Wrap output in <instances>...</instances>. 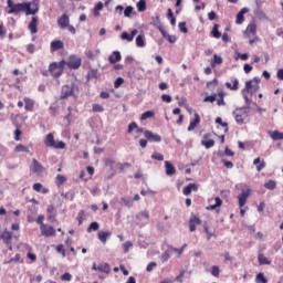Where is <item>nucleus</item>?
Here are the masks:
<instances>
[{"mask_svg":"<svg viewBox=\"0 0 283 283\" xmlns=\"http://www.w3.org/2000/svg\"><path fill=\"white\" fill-rule=\"evenodd\" d=\"M159 31H160L161 35L164 36V39H167V41H169L170 43H176L177 39L175 35H169L167 33V31L165 29H163V27L159 28Z\"/></svg>","mask_w":283,"mask_h":283,"instance_id":"26","label":"nucleus"},{"mask_svg":"<svg viewBox=\"0 0 283 283\" xmlns=\"http://www.w3.org/2000/svg\"><path fill=\"white\" fill-rule=\"evenodd\" d=\"M49 112H50L51 116H56V114L59 112V106L51 105L50 108H49Z\"/></svg>","mask_w":283,"mask_h":283,"instance_id":"56","label":"nucleus"},{"mask_svg":"<svg viewBox=\"0 0 283 283\" xmlns=\"http://www.w3.org/2000/svg\"><path fill=\"white\" fill-rule=\"evenodd\" d=\"M239 85H240V81H238V78L233 80V84H231V82L226 83V87H228V90H232V92L238 91Z\"/></svg>","mask_w":283,"mask_h":283,"instance_id":"32","label":"nucleus"},{"mask_svg":"<svg viewBox=\"0 0 283 283\" xmlns=\"http://www.w3.org/2000/svg\"><path fill=\"white\" fill-rule=\"evenodd\" d=\"M0 240L8 247L9 251H12V232L4 230L0 234Z\"/></svg>","mask_w":283,"mask_h":283,"instance_id":"8","label":"nucleus"},{"mask_svg":"<svg viewBox=\"0 0 283 283\" xmlns=\"http://www.w3.org/2000/svg\"><path fill=\"white\" fill-rule=\"evenodd\" d=\"M33 189L38 192V193H50V189L48 188H43V185L41 184H34L33 185Z\"/></svg>","mask_w":283,"mask_h":283,"instance_id":"30","label":"nucleus"},{"mask_svg":"<svg viewBox=\"0 0 283 283\" xmlns=\"http://www.w3.org/2000/svg\"><path fill=\"white\" fill-rule=\"evenodd\" d=\"M144 136L149 143H160L163 140V137L158 134H154L151 130H145Z\"/></svg>","mask_w":283,"mask_h":283,"instance_id":"11","label":"nucleus"},{"mask_svg":"<svg viewBox=\"0 0 283 283\" xmlns=\"http://www.w3.org/2000/svg\"><path fill=\"white\" fill-rule=\"evenodd\" d=\"M258 83V77H254L253 80L245 82V87L242 91V94H255V92L260 90V85Z\"/></svg>","mask_w":283,"mask_h":283,"instance_id":"4","label":"nucleus"},{"mask_svg":"<svg viewBox=\"0 0 283 283\" xmlns=\"http://www.w3.org/2000/svg\"><path fill=\"white\" fill-rule=\"evenodd\" d=\"M217 98H218V94H212V95L206 96L203 102L205 103H216Z\"/></svg>","mask_w":283,"mask_h":283,"instance_id":"48","label":"nucleus"},{"mask_svg":"<svg viewBox=\"0 0 283 283\" xmlns=\"http://www.w3.org/2000/svg\"><path fill=\"white\" fill-rule=\"evenodd\" d=\"M97 271H99V273H109L112 268L109 266V263H103L97 266Z\"/></svg>","mask_w":283,"mask_h":283,"instance_id":"33","label":"nucleus"},{"mask_svg":"<svg viewBox=\"0 0 283 283\" xmlns=\"http://www.w3.org/2000/svg\"><path fill=\"white\" fill-rule=\"evenodd\" d=\"M249 196H251V189L242 188L241 193L238 196L240 209H242V207H244V205H247V200H249Z\"/></svg>","mask_w":283,"mask_h":283,"instance_id":"7","label":"nucleus"},{"mask_svg":"<svg viewBox=\"0 0 283 283\" xmlns=\"http://www.w3.org/2000/svg\"><path fill=\"white\" fill-rule=\"evenodd\" d=\"M136 34H138V30L134 29L130 34L127 33L126 31H124L120 35V39L123 41H127L128 43H132V41H134V36H136Z\"/></svg>","mask_w":283,"mask_h":283,"instance_id":"15","label":"nucleus"},{"mask_svg":"<svg viewBox=\"0 0 283 283\" xmlns=\"http://www.w3.org/2000/svg\"><path fill=\"white\" fill-rule=\"evenodd\" d=\"M92 109H93V112H97V113L105 112V108L101 104H94Z\"/></svg>","mask_w":283,"mask_h":283,"instance_id":"55","label":"nucleus"},{"mask_svg":"<svg viewBox=\"0 0 283 283\" xmlns=\"http://www.w3.org/2000/svg\"><path fill=\"white\" fill-rule=\"evenodd\" d=\"M201 145L206 147V149H211L216 145V140L213 139H208V140H201Z\"/></svg>","mask_w":283,"mask_h":283,"instance_id":"39","label":"nucleus"},{"mask_svg":"<svg viewBox=\"0 0 283 283\" xmlns=\"http://www.w3.org/2000/svg\"><path fill=\"white\" fill-rule=\"evenodd\" d=\"M137 222H143V224H147L149 222V211L144 210L136 214Z\"/></svg>","mask_w":283,"mask_h":283,"instance_id":"13","label":"nucleus"},{"mask_svg":"<svg viewBox=\"0 0 283 283\" xmlns=\"http://www.w3.org/2000/svg\"><path fill=\"white\" fill-rule=\"evenodd\" d=\"M245 34H248V36H255V34H258V25L255 23L249 24L247 27Z\"/></svg>","mask_w":283,"mask_h":283,"instance_id":"22","label":"nucleus"},{"mask_svg":"<svg viewBox=\"0 0 283 283\" xmlns=\"http://www.w3.org/2000/svg\"><path fill=\"white\" fill-rule=\"evenodd\" d=\"M25 6L27 8L24 9V12L27 17H30V14H36V12H39V0L25 2Z\"/></svg>","mask_w":283,"mask_h":283,"instance_id":"6","label":"nucleus"},{"mask_svg":"<svg viewBox=\"0 0 283 283\" xmlns=\"http://www.w3.org/2000/svg\"><path fill=\"white\" fill-rule=\"evenodd\" d=\"M232 116L238 125H244L247 118H249V106L238 107L232 112Z\"/></svg>","mask_w":283,"mask_h":283,"instance_id":"1","label":"nucleus"},{"mask_svg":"<svg viewBox=\"0 0 283 283\" xmlns=\"http://www.w3.org/2000/svg\"><path fill=\"white\" fill-rule=\"evenodd\" d=\"M256 283H269V280L264 277V273H259L255 279Z\"/></svg>","mask_w":283,"mask_h":283,"instance_id":"46","label":"nucleus"},{"mask_svg":"<svg viewBox=\"0 0 283 283\" xmlns=\"http://www.w3.org/2000/svg\"><path fill=\"white\" fill-rule=\"evenodd\" d=\"M31 170L33 171V174L41 175L43 174V171H45V168L43 167V165H41V163H39V160L33 158Z\"/></svg>","mask_w":283,"mask_h":283,"instance_id":"12","label":"nucleus"},{"mask_svg":"<svg viewBox=\"0 0 283 283\" xmlns=\"http://www.w3.org/2000/svg\"><path fill=\"white\" fill-rule=\"evenodd\" d=\"M211 35L214 39H220L222 36V33L220 32V24H214L211 31Z\"/></svg>","mask_w":283,"mask_h":283,"instance_id":"34","label":"nucleus"},{"mask_svg":"<svg viewBox=\"0 0 283 283\" xmlns=\"http://www.w3.org/2000/svg\"><path fill=\"white\" fill-rule=\"evenodd\" d=\"M62 282H72V275L66 272L61 276Z\"/></svg>","mask_w":283,"mask_h":283,"instance_id":"59","label":"nucleus"},{"mask_svg":"<svg viewBox=\"0 0 283 283\" xmlns=\"http://www.w3.org/2000/svg\"><path fill=\"white\" fill-rule=\"evenodd\" d=\"M112 235V232L109 231H99L98 232V240L102 241L103 244L107 242V238Z\"/></svg>","mask_w":283,"mask_h":283,"instance_id":"29","label":"nucleus"},{"mask_svg":"<svg viewBox=\"0 0 283 283\" xmlns=\"http://www.w3.org/2000/svg\"><path fill=\"white\" fill-rule=\"evenodd\" d=\"M136 45H137V48H145V35L144 34H139L136 38Z\"/></svg>","mask_w":283,"mask_h":283,"instance_id":"40","label":"nucleus"},{"mask_svg":"<svg viewBox=\"0 0 283 283\" xmlns=\"http://www.w3.org/2000/svg\"><path fill=\"white\" fill-rule=\"evenodd\" d=\"M57 24L65 30V28H67L70 25V17H67V14H63L59 20H57Z\"/></svg>","mask_w":283,"mask_h":283,"instance_id":"20","label":"nucleus"},{"mask_svg":"<svg viewBox=\"0 0 283 283\" xmlns=\"http://www.w3.org/2000/svg\"><path fill=\"white\" fill-rule=\"evenodd\" d=\"M38 25H39V18L32 17L31 22L28 25V29L30 30L31 34H36V32H39Z\"/></svg>","mask_w":283,"mask_h":283,"instance_id":"14","label":"nucleus"},{"mask_svg":"<svg viewBox=\"0 0 283 283\" xmlns=\"http://www.w3.org/2000/svg\"><path fill=\"white\" fill-rule=\"evenodd\" d=\"M53 149H65V143L57 140L55 142L54 146L52 147Z\"/></svg>","mask_w":283,"mask_h":283,"instance_id":"52","label":"nucleus"},{"mask_svg":"<svg viewBox=\"0 0 283 283\" xmlns=\"http://www.w3.org/2000/svg\"><path fill=\"white\" fill-rule=\"evenodd\" d=\"M265 189H270L273 191L275 187H277V184L274 180H269L268 182L264 184Z\"/></svg>","mask_w":283,"mask_h":283,"instance_id":"45","label":"nucleus"},{"mask_svg":"<svg viewBox=\"0 0 283 283\" xmlns=\"http://www.w3.org/2000/svg\"><path fill=\"white\" fill-rule=\"evenodd\" d=\"M258 260H259L260 266H264V264H271V261H269V259L264 256V254L262 253L258 255Z\"/></svg>","mask_w":283,"mask_h":283,"instance_id":"38","label":"nucleus"},{"mask_svg":"<svg viewBox=\"0 0 283 283\" xmlns=\"http://www.w3.org/2000/svg\"><path fill=\"white\" fill-rule=\"evenodd\" d=\"M211 67H216V65H222V56L214 54L213 60L210 62Z\"/></svg>","mask_w":283,"mask_h":283,"instance_id":"36","label":"nucleus"},{"mask_svg":"<svg viewBox=\"0 0 283 283\" xmlns=\"http://www.w3.org/2000/svg\"><path fill=\"white\" fill-rule=\"evenodd\" d=\"M64 44L61 40H55L51 42V52H56L59 50H63Z\"/></svg>","mask_w":283,"mask_h":283,"instance_id":"21","label":"nucleus"},{"mask_svg":"<svg viewBox=\"0 0 283 283\" xmlns=\"http://www.w3.org/2000/svg\"><path fill=\"white\" fill-rule=\"evenodd\" d=\"M56 251L57 253H62V256L65 258V249H63V244H59Z\"/></svg>","mask_w":283,"mask_h":283,"instance_id":"64","label":"nucleus"},{"mask_svg":"<svg viewBox=\"0 0 283 283\" xmlns=\"http://www.w3.org/2000/svg\"><path fill=\"white\" fill-rule=\"evenodd\" d=\"M137 10L138 12H145V10H147V2L145 0H139L137 2Z\"/></svg>","mask_w":283,"mask_h":283,"instance_id":"41","label":"nucleus"},{"mask_svg":"<svg viewBox=\"0 0 283 283\" xmlns=\"http://www.w3.org/2000/svg\"><path fill=\"white\" fill-rule=\"evenodd\" d=\"M214 205L208 206L207 211H216L218 207H222V199L220 197L214 198Z\"/></svg>","mask_w":283,"mask_h":283,"instance_id":"28","label":"nucleus"},{"mask_svg":"<svg viewBox=\"0 0 283 283\" xmlns=\"http://www.w3.org/2000/svg\"><path fill=\"white\" fill-rule=\"evenodd\" d=\"M211 275L214 277H220V268L218 265L212 266Z\"/></svg>","mask_w":283,"mask_h":283,"instance_id":"54","label":"nucleus"},{"mask_svg":"<svg viewBox=\"0 0 283 283\" xmlns=\"http://www.w3.org/2000/svg\"><path fill=\"white\" fill-rule=\"evenodd\" d=\"M197 224H202V220H200V218H198L196 216L191 217L189 220V231H191V233H193V231H196Z\"/></svg>","mask_w":283,"mask_h":283,"instance_id":"16","label":"nucleus"},{"mask_svg":"<svg viewBox=\"0 0 283 283\" xmlns=\"http://www.w3.org/2000/svg\"><path fill=\"white\" fill-rule=\"evenodd\" d=\"M99 228H101V224H98V222L94 221L87 228V233H92V231H98Z\"/></svg>","mask_w":283,"mask_h":283,"instance_id":"43","label":"nucleus"},{"mask_svg":"<svg viewBox=\"0 0 283 283\" xmlns=\"http://www.w3.org/2000/svg\"><path fill=\"white\" fill-rule=\"evenodd\" d=\"M56 140H54V135L52 133L48 134L44 139L45 147H54V144Z\"/></svg>","mask_w":283,"mask_h":283,"instance_id":"25","label":"nucleus"},{"mask_svg":"<svg viewBox=\"0 0 283 283\" xmlns=\"http://www.w3.org/2000/svg\"><path fill=\"white\" fill-rule=\"evenodd\" d=\"M134 129H138V124H136L135 122H132L128 125V134H132V132H134Z\"/></svg>","mask_w":283,"mask_h":283,"instance_id":"61","label":"nucleus"},{"mask_svg":"<svg viewBox=\"0 0 283 283\" xmlns=\"http://www.w3.org/2000/svg\"><path fill=\"white\" fill-rule=\"evenodd\" d=\"M156 266H158V264L156 262H150L147 268H146V271L148 273H151V271H154V269H156Z\"/></svg>","mask_w":283,"mask_h":283,"instance_id":"60","label":"nucleus"},{"mask_svg":"<svg viewBox=\"0 0 283 283\" xmlns=\"http://www.w3.org/2000/svg\"><path fill=\"white\" fill-rule=\"evenodd\" d=\"M179 30L184 34H187V32H189V30L187 29V23L186 22H179Z\"/></svg>","mask_w":283,"mask_h":283,"instance_id":"58","label":"nucleus"},{"mask_svg":"<svg viewBox=\"0 0 283 283\" xmlns=\"http://www.w3.org/2000/svg\"><path fill=\"white\" fill-rule=\"evenodd\" d=\"M151 158H153L154 160H159V161L165 160V156H163V154H160V153H155V154H153V155H151Z\"/></svg>","mask_w":283,"mask_h":283,"instance_id":"57","label":"nucleus"},{"mask_svg":"<svg viewBox=\"0 0 283 283\" xmlns=\"http://www.w3.org/2000/svg\"><path fill=\"white\" fill-rule=\"evenodd\" d=\"M270 138H272V140H283V133L279 130L270 132Z\"/></svg>","mask_w":283,"mask_h":283,"instance_id":"35","label":"nucleus"},{"mask_svg":"<svg viewBox=\"0 0 283 283\" xmlns=\"http://www.w3.org/2000/svg\"><path fill=\"white\" fill-rule=\"evenodd\" d=\"M147 118H154V112L147 111L140 116V120H147Z\"/></svg>","mask_w":283,"mask_h":283,"instance_id":"47","label":"nucleus"},{"mask_svg":"<svg viewBox=\"0 0 283 283\" xmlns=\"http://www.w3.org/2000/svg\"><path fill=\"white\" fill-rule=\"evenodd\" d=\"M200 125V115L198 113H195V118L190 120V124L188 126V132H193Z\"/></svg>","mask_w":283,"mask_h":283,"instance_id":"17","label":"nucleus"},{"mask_svg":"<svg viewBox=\"0 0 283 283\" xmlns=\"http://www.w3.org/2000/svg\"><path fill=\"white\" fill-rule=\"evenodd\" d=\"M132 12H134V8L126 7V9L124 10V17H132Z\"/></svg>","mask_w":283,"mask_h":283,"instance_id":"62","label":"nucleus"},{"mask_svg":"<svg viewBox=\"0 0 283 283\" xmlns=\"http://www.w3.org/2000/svg\"><path fill=\"white\" fill-rule=\"evenodd\" d=\"M81 63H83V60L76 54H72L69 56L67 62H65V65L70 67V70H78L81 67Z\"/></svg>","mask_w":283,"mask_h":283,"instance_id":"5","label":"nucleus"},{"mask_svg":"<svg viewBox=\"0 0 283 283\" xmlns=\"http://www.w3.org/2000/svg\"><path fill=\"white\" fill-rule=\"evenodd\" d=\"M192 191H198V185L189 184L184 188V196H191Z\"/></svg>","mask_w":283,"mask_h":283,"instance_id":"23","label":"nucleus"},{"mask_svg":"<svg viewBox=\"0 0 283 283\" xmlns=\"http://www.w3.org/2000/svg\"><path fill=\"white\" fill-rule=\"evenodd\" d=\"M7 6L10 8L8 14H19V12H25V8H28L25 2L14 4L12 0H8Z\"/></svg>","mask_w":283,"mask_h":283,"instance_id":"2","label":"nucleus"},{"mask_svg":"<svg viewBox=\"0 0 283 283\" xmlns=\"http://www.w3.org/2000/svg\"><path fill=\"white\" fill-rule=\"evenodd\" d=\"M216 123L217 125H221V127H224V132H229V124H227V122H222V117H217Z\"/></svg>","mask_w":283,"mask_h":283,"instance_id":"44","label":"nucleus"},{"mask_svg":"<svg viewBox=\"0 0 283 283\" xmlns=\"http://www.w3.org/2000/svg\"><path fill=\"white\" fill-rule=\"evenodd\" d=\"M134 243H132V241H126L123 244V249H124V253H129V249H133Z\"/></svg>","mask_w":283,"mask_h":283,"instance_id":"50","label":"nucleus"},{"mask_svg":"<svg viewBox=\"0 0 283 283\" xmlns=\"http://www.w3.org/2000/svg\"><path fill=\"white\" fill-rule=\"evenodd\" d=\"M103 10V2H98L94 8V17H98Z\"/></svg>","mask_w":283,"mask_h":283,"instance_id":"49","label":"nucleus"},{"mask_svg":"<svg viewBox=\"0 0 283 283\" xmlns=\"http://www.w3.org/2000/svg\"><path fill=\"white\" fill-rule=\"evenodd\" d=\"M14 151H17V154H21V151H23L25 154H30V148L20 144L18 146H15Z\"/></svg>","mask_w":283,"mask_h":283,"instance_id":"42","label":"nucleus"},{"mask_svg":"<svg viewBox=\"0 0 283 283\" xmlns=\"http://www.w3.org/2000/svg\"><path fill=\"white\" fill-rule=\"evenodd\" d=\"M41 235H45V238H52V235H56V230L54 227L48 224H42V228H40Z\"/></svg>","mask_w":283,"mask_h":283,"instance_id":"10","label":"nucleus"},{"mask_svg":"<svg viewBox=\"0 0 283 283\" xmlns=\"http://www.w3.org/2000/svg\"><path fill=\"white\" fill-rule=\"evenodd\" d=\"M120 202L125 207H128V209H132V207H134V200L132 198L123 197V198H120Z\"/></svg>","mask_w":283,"mask_h":283,"instance_id":"37","label":"nucleus"},{"mask_svg":"<svg viewBox=\"0 0 283 283\" xmlns=\"http://www.w3.org/2000/svg\"><path fill=\"white\" fill-rule=\"evenodd\" d=\"M24 108L25 112H34V99L30 97H24Z\"/></svg>","mask_w":283,"mask_h":283,"instance_id":"19","label":"nucleus"},{"mask_svg":"<svg viewBox=\"0 0 283 283\" xmlns=\"http://www.w3.org/2000/svg\"><path fill=\"white\" fill-rule=\"evenodd\" d=\"M74 90H75L74 84L62 86L60 98L65 99V98H70V96H74Z\"/></svg>","mask_w":283,"mask_h":283,"instance_id":"9","label":"nucleus"},{"mask_svg":"<svg viewBox=\"0 0 283 283\" xmlns=\"http://www.w3.org/2000/svg\"><path fill=\"white\" fill-rule=\"evenodd\" d=\"M19 260H21V255L20 254H15L13 258L4 261L3 264H12V262H19Z\"/></svg>","mask_w":283,"mask_h":283,"instance_id":"51","label":"nucleus"},{"mask_svg":"<svg viewBox=\"0 0 283 283\" xmlns=\"http://www.w3.org/2000/svg\"><path fill=\"white\" fill-rule=\"evenodd\" d=\"M253 165H255L256 171H262V169L266 167V163H264V160H262L260 157L253 160Z\"/></svg>","mask_w":283,"mask_h":283,"instance_id":"27","label":"nucleus"},{"mask_svg":"<svg viewBox=\"0 0 283 283\" xmlns=\"http://www.w3.org/2000/svg\"><path fill=\"white\" fill-rule=\"evenodd\" d=\"M65 67V61H61L59 63L53 62L49 66V71L54 76V78H59L61 74H63V69Z\"/></svg>","mask_w":283,"mask_h":283,"instance_id":"3","label":"nucleus"},{"mask_svg":"<svg viewBox=\"0 0 283 283\" xmlns=\"http://www.w3.org/2000/svg\"><path fill=\"white\" fill-rule=\"evenodd\" d=\"M122 56L120 53L118 51H114L109 56H108V61L109 63H112L113 65L118 63V61H120Z\"/></svg>","mask_w":283,"mask_h":283,"instance_id":"24","label":"nucleus"},{"mask_svg":"<svg viewBox=\"0 0 283 283\" xmlns=\"http://www.w3.org/2000/svg\"><path fill=\"white\" fill-rule=\"evenodd\" d=\"M161 101H164V103H171V95H161Z\"/></svg>","mask_w":283,"mask_h":283,"instance_id":"63","label":"nucleus"},{"mask_svg":"<svg viewBox=\"0 0 283 283\" xmlns=\"http://www.w3.org/2000/svg\"><path fill=\"white\" fill-rule=\"evenodd\" d=\"M165 165H166V175L174 176V174H176V168L174 167V165L169 161H165Z\"/></svg>","mask_w":283,"mask_h":283,"instance_id":"31","label":"nucleus"},{"mask_svg":"<svg viewBox=\"0 0 283 283\" xmlns=\"http://www.w3.org/2000/svg\"><path fill=\"white\" fill-rule=\"evenodd\" d=\"M123 83H125V80L123 77H117L114 82V88L118 90Z\"/></svg>","mask_w":283,"mask_h":283,"instance_id":"53","label":"nucleus"},{"mask_svg":"<svg viewBox=\"0 0 283 283\" xmlns=\"http://www.w3.org/2000/svg\"><path fill=\"white\" fill-rule=\"evenodd\" d=\"M247 12H249V8H243L237 14V20H235L237 25H242V23H244V14H247Z\"/></svg>","mask_w":283,"mask_h":283,"instance_id":"18","label":"nucleus"}]
</instances>
